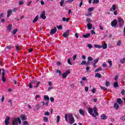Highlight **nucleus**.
<instances>
[{"mask_svg":"<svg viewBox=\"0 0 125 125\" xmlns=\"http://www.w3.org/2000/svg\"><path fill=\"white\" fill-rule=\"evenodd\" d=\"M90 68L89 67V66H87L86 67V72H87V73H88V72H89V69H90Z\"/></svg>","mask_w":125,"mask_h":125,"instance_id":"nucleus-59","label":"nucleus"},{"mask_svg":"<svg viewBox=\"0 0 125 125\" xmlns=\"http://www.w3.org/2000/svg\"><path fill=\"white\" fill-rule=\"evenodd\" d=\"M99 71H102V67H98L97 69H96L95 70V72H98Z\"/></svg>","mask_w":125,"mask_h":125,"instance_id":"nucleus-36","label":"nucleus"},{"mask_svg":"<svg viewBox=\"0 0 125 125\" xmlns=\"http://www.w3.org/2000/svg\"><path fill=\"white\" fill-rule=\"evenodd\" d=\"M19 3L20 5H23V4H24V1H23V0L19 1Z\"/></svg>","mask_w":125,"mask_h":125,"instance_id":"nucleus-48","label":"nucleus"},{"mask_svg":"<svg viewBox=\"0 0 125 125\" xmlns=\"http://www.w3.org/2000/svg\"><path fill=\"white\" fill-rule=\"evenodd\" d=\"M125 59L123 58L120 60V63H121V64H124V63H125Z\"/></svg>","mask_w":125,"mask_h":125,"instance_id":"nucleus-42","label":"nucleus"},{"mask_svg":"<svg viewBox=\"0 0 125 125\" xmlns=\"http://www.w3.org/2000/svg\"><path fill=\"white\" fill-rule=\"evenodd\" d=\"M101 120H107V116L105 115V114H103L101 116Z\"/></svg>","mask_w":125,"mask_h":125,"instance_id":"nucleus-22","label":"nucleus"},{"mask_svg":"<svg viewBox=\"0 0 125 125\" xmlns=\"http://www.w3.org/2000/svg\"><path fill=\"white\" fill-rule=\"evenodd\" d=\"M94 1L92 2V3H99V0H93Z\"/></svg>","mask_w":125,"mask_h":125,"instance_id":"nucleus-45","label":"nucleus"},{"mask_svg":"<svg viewBox=\"0 0 125 125\" xmlns=\"http://www.w3.org/2000/svg\"><path fill=\"white\" fill-rule=\"evenodd\" d=\"M41 83V82H37V84L36 86H34V87H36V88L39 87V85Z\"/></svg>","mask_w":125,"mask_h":125,"instance_id":"nucleus-56","label":"nucleus"},{"mask_svg":"<svg viewBox=\"0 0 125 125\" xmlns=\"http://www.w3.org/2000/svg\"><path fill=\"white\" fill-rule=\"evenodd\" d=\"M21 121H26L27 120V116L25 114H21L20 116Z\"/></svg>","mask_w":125,"mask_h":125,"instance_id":"nucleus-9","label":"nucleus"},{"mask_svg":"<svg viewBox=\"0 0 125 125\" xmlns=\"http://www.w3.org/2000/svg\"><path fill=\"white\" fill-rule=\"evenodd\" d=\"M12 48V46L11 45H8L6 46L7 49H11Z\"/></svg>","mask_w":125,"mask_h":125,"instance_id":"nucleus-53","label":"nucleus"},{"mask_svg":"<svg viewBox=\"0 0 125 125\" xmlns=\"http://www.w3.org/2000/svg\"><path fill=\"white\" fill-rule=\"evenodd\" d=\"M117 24H118V21H117V20H114L111 22V25L112 27H117Z\"/></svg>","mask_w":125,"mask_h":125,"instance_id":"nucleus-5","label":"nucleus"},{"mask_svg":"<svg viewBox=\"0 0 125 125\" xmlns=\"http://www.w3.org/2000/svg\"><path fill=\"white\" fill-rule=\"evenodd\" d=\"M119 107H120V105H119V104H118V103H115L114 104V109H115V110H118V109H119Z\"/></svg>","mask_w":125,"mask_h":125,"instance_id":"nucleus-18","label":"nucleus"},{"mask_svg":"<svg viewBox=\"0 0 125 125\" xmlns=\"http://www.w3.org/2000/svg\"><path fill=\"white\" fill-rule=\"evenodd\" d=\"M60 122V116H57V122L59 123Z\"/></svg>","mask_w":125,"mask_h":125,"instance_id":"nucleus-46","label":"nucleus"},{"mask_svg":"<svg viewBox=\"0 0 125 125\" xmlns=\"http://www.w3.org/2000/svg\"><path fill=\"white\" fill-rule=\"evenodd\" d=\"M56 32H57V28H56V27H54V28L51 29L50 34V35H54V34H55Z\"/></svg>","mask_w":125,"mask_h":125,"instance_id":"nucleus-6","label":"nucleus"},{"mask_svg":"<svg viewBox=\"0 0 125 125\" xmlns=\"http://www.w3.org/2000/svg\"><path fill=\"white\" fill-rule=\"evenodd\" d=\"M40 107H41L40 104H37L36 106H35L34 110H39V109H40Z\"/></svg>","mask_w":125,"mask_h":125,"instance_id":"nucleus-33","label":"nucleus"},{"mask_svg":"<svg viewBox=\"0 0 125 125\" xmlns=\"http://www.w3.org/2000/svg\"><path fill=\"white\" fill-rule=\"evenodd\" d=\"M102 76L100 73H97L95 74V78H99V79H101Z\"/></svg>","mask_w":125,"mask_h":125,"instance_id":"nucleus-21","label":"nucleus"},{"mask_svg":"<svg viewBox=\"0 0 125 125\" xmlns=\"http://www.w3.org/2000/svg\"><path fill=\"white\" fill-rule=\"evenodd\" d=\"M4 76H5V69L3 68L2 69V81L3 83L6 82V80L5 79Z\"/></svg>","mask_w":125,"mask_h":125,"instance_id":"nucleus-3","label":"nucleus"},{"mask_svg":"<svg viewBox=\"0 0 125 125\" xmlns=\"http://www.w3.org/2000/svg\"><path fill=\"white\" fill-rule=\"evenodd\" d=\"M82 80L85 81V82H87V79H86V77H84L82 78Z\"/></svg>","mask_w":125,"mask_h":125,"instance_id":"nucleus-64","label":"nucleus"},{"mask_svg":"<svg viewBox=\"0 0 125 125\" xmlns=\"http://www.w3.org/2000/svg\"><path fill=\"white\" fill-rule=\"evenodd\" d=\"M102 67H103L104 68L107 67V64L104 62V63H103Z\"/></svg>","mask_w":125,"mask_h":125,"instance_id":"nucleus-58","label":"nucleus"},{"mask_svg":"<svg viewBox=\"0 0 125 125\" xmlns=\"http://www.w3.org/2000/svg\"><path fill=\"white\" fill-rule=\"evenodd\" d=\"M40 17L42 18V19H43V20H45V19H46V17L45 16V11H42Z\"/></svg>","mask_w":125,"mask_h":125,"instance_id":"nucleus-8","label":"nucleus"},{"mask_svg":"<svg viewBox=\"0 0 125 125\" xmlns=\"http://www.w3.org/2000/svg\"><path fill=\"white\" fill-rule=\"evenodd\" d=\"M93 110H94V113H95V115L96 117V116H98L99 114H98V112H97V108L96 107H93Z\"/></svg>","mask_w":125,"mask_h":125,"instance_id":"nucleus-13","label":"nucleus"},{"mask_svg":"<svg viewBox=\"0 0 125 125\" xmlns=\"http://www.w3.org/2000/svg\"><path fill=\"white\" fill-rule=\"evenodd\" d=\"M88 30H91L92 29V24L91 23H89L87 24Z\"/></svg>","mask_w":125,"mask_h":125,"instance_id":"nucleus-15","label":"nucleus"},{"mask_svg":"<svg viewBox=\"0 0 125 125\" xmlns=\"http://www.w3.org/2000/svg\"><path fill=\"white\" fill-rule=\"evenodd\" d=\"M102 46L103 49H106L107 48V43H105Z\"/></svg>","mask_w":125,"mask_h":125,"instance_id":"nucleus-31","label":"nucleus"},{"mask_svg":"<svg viewBox=\"0 0 125 125\" xmlns=\"http://www.w3.org/2000/svg\"><path fill=\"white\" fill-rule=\"evenodd\" d=\"M86 22H88V23H90L91 22H92V21H91V19L89 18H87L86 20Z\"/></svg>","mask_w":125,"mask_h":125,"instance_id":"nucleus-34","label":"nucleus"},{"mask_svg":"<svg viewBox=\"0 0 125 125\" xmlns=\"http://www.w3.org/2000/svg\"><path fill=\"white\" fill-rule=\"evenodd\" d=\"M10 120V118L9 117H7L6 119L5 120V125H9V120Z\"/></svg>","mask_w":125,"mask_h":125,"instance_id":"nucleus-11","label":"nucleus"},{"mask_svg":"<svg viewBox=\"0 0 125 125\" xmlns=\"http://www.w3.org/2000/svg\"><path fill=\"white\" fill-rule=\"evenodd\" d=\"M105 86H110V82H109V81L105 82Z\"/></svg>","mask_w":125,"mask_h":125,"instance_id":"nucleus-39","label":"nucleus"},{"mask_svg":"<svg viewBox=\"0 0 125 125\" xmlns=\"http://www.w3.org/2000/svg\"><path fill=\"white\" fill-rule=\"evenodd\" d=\"M65 121L68 122L69 125H73L75 123V119L73 114L69 113L68 115L65 114L64 115Z\"/></svg>","mask_w":125,"mask_h":125,"instance_id":"nucleus-1","label":"nucleus"},{"mask_svg":"<svg viewBox=\"0 0 125 125\" xmlns=\"http://www.w3.org/2000/svg\"><path fill=\"white\" fill-rule=\"evenodd\" d=\"M67 62L69 65H72V62H71V60L70 59H68Z\"/></svg>","mask_w":125,"mask_h":125,"instance_id":"nucleus-54","label":"nucleus"},{"mask_svg":"<svg viewBox=\"0 0 125 125\" xmlns=\"http://www.w3.org/2000/svg\"><path fill=\"white\" fill-rule=\"evenodd\" d=\"M88 12H90L91 11H93L94 10V7H90L88 9Z\"/></svg>","mask_w":125,"mask_h":125,"instance_id":"nucleus-35","label":"nucleus"},{"mask_svg":"<svg viewBox=\"0 0 125 125\" xmlns=\"http://www.w3.org/2000/svg\"><path fill=\"white\" fill-rule=\"evenodd\" d=\"M62 20L63 22H65V21H66V22H69L70 21V19L69 18H62Z\"/></svg>","mask_w":125,"mask_h":125,"instance_id":"nucleus-19","label":"nucleus"},{"mask_svg":"<svg viewBox=\"0 0 125 125\" xmlns=\"http://www.w3.org/2000/svg\"><path fill=\"white\" fill-rule=\"evenodd\" d=\"M92 14L91 12H89L88 14H86V16H91Z\"/></svg>","mask_w":125,"mask_h":125,"instance_id":"nucleus-63","label":"nucleus"},{"mask_svg":"<svg viewBox=\"0 0 125 125\" xmlns=\"http://www.w3.org/2000/svg\"><path fill=\"white\" fill-rule=\"evenodd\" d=\"M17 32H18V30L17 29H14L12 33L13 35H16Z\"/></svg>","mask_w":125,"mask_h":125,"instance_id":"nucleus-29","label":"nucleus"},{"mask_svg":"<svg viewBox=\"0 0 125 125\" xmlns=\"http://www.w3.org/2000/svg\"><path fill=\"white\" fill-rule=\"evenodd\" d=\"M107 63L109 64V67L111 68V67H112V65H113V63H112V61H108L107 62Z\"/></svg>","mask_w":125,"mask_h":125,"instance_id":"nucleus-38","label":"nucleus"},{"mask_svg":"<svg viewBox=\"0 0 125 125\" xmlns=\"http://www.w3.org/2000/svg\"><path fill=\"white\" fill-rule=\"evenodd\" d=\"M70 71H67L65 73L62 74V79H66L67 78V75H69L70 74Z\"/></svg>","mask_w":125,"mask_h":125,"instance_id":"nucleus-7","label":"nucleus"},{"mask_svg":"<svg viewBox=\"0 0 125 125\" xmlns=\"http://www.w3.org/2000/svg\"><path fill=\"white\" fill-rule=\"evenodd\" d=\"M116 8H117V6L115 4H113L112 7L110 9V11L113 12V11H115V10H116Z\"/></svg>","mask_w":125,"mask_h":125,"instance_id":"nucleus-12","label":"nucleus"},{"mask_svg":"<svg viewBox=\"0 0 125 125\" xmlns=\"http://www.w3.org/2000/svg\"><path fill=\"white\" fill-rule=\"evenodd\" d=\"M87 46L88 48H90V49H91V48H92V45H91V44H88Z\"/></svg>","mask_w":125,"mask_h":125,"instance_id":"nucleus-57","label":"nucleus"},{"mask_svg":"<svg viewBox=\"0 0 125 125\" xmlns=\"http://www.w3.org/2000/svg\"><path fill=\"white\" fill-rule=\"evenodd\" d=\"M87 60H88V61H89V62L90 61H92V60H93V58H92L90 56H89L87 58Z\"/></svg>","mask_w":125,"mask_h":125,"instance_id":"nucleus-32","label":"nucleus"},{"mask_svg":"<svg viewBox=\"0 0 125 125\" xmlns=\"http://www.w3.org/2000/svg\"><path fill=\"white\" fill-rule=\"evenodd\" d=\"M125 89H123V90L121 91L122 95H125Z\"/></svg>","mask_w":125,"mask_h":125,"instance_id":"nucleus-61","label":"nucleus"},{"mask_svg":"<svg viewBox=\"0 0 125 125\" xmlns=\"http://www.w3.org/2000/svg\"><path fill=\"white\" fill-rule=\"evenodd\" d=\"M33 84H31V83H29L28 84L29 88H33Z\"/></svg>","mask_w":125,"mask_h":125,"instance_id":"nucleus-51","label":"nucleus"},{"mask_svg":"<svg viewBox=\"0 0 125 125\" xmlns=\"http://www.w3.org/2000/svg\"><path fill=\"white\" fill-rule=\"evenodd\" d=\"M50 100L51 102H54V98H53L52 97H51L50 98Z\"/></svg>","mask_w":125,"mask_h":125,"instance_id":"nucleus-60","label":"nucleus"},{"mask_svg":"<svg viewBox=\"0 0 125 125\" xmlns=\"http://www.w3.org/2000/svg\"><path fill=\"white\" fill-rule=\"evenodd\" d=\"M113 85L115 87H119V84L118 83V82H115L113 84Z\"/></svg>","mask_w":125,"mask_h":125,"instance_id":"nucleus-28","label":"nucleus"},{"mask_svg":"<svg viewBox=\"0 0 125 125\" xmlns=\"http://www.w3.org/2000/svg\"><path fill=\"white\" fill-rule=\"evenodd\" d=\"M88 113L90 114V115H91L92 117H93L94 118H95V117H96V115H95V114L93 113V109H92L91 107H88Z\"/></svg>","mask_w":125,"mask_h":125,"instance_id":"nucleus-4","label":"nucleus"},{"mask_svg":"<svg viewBox=\"0 0 125 125\" xmlns=\"http://www.w3.org/2000/svg\"><path fill=\"white\" fill-rule=\"evenodd\" d=\"M12 29V24H9L7 27V29L9 32H10Z\"/></svg>","mask_w":125,"mask_h":125,"instance_id":"nucleus-20","label":"nucleus"},{"mask_svg":"<svg viewBox=\"0 0 125 125\" xmlns=\"http://www.w3.org/2000/svg\"><path fill=\"white\" fill-rule=\"evenodd\" d=\"M79 112L80 114V115H82V116H84V111L82 109H79Z\"/></svg>","mask_w":125,"mask_h":125,"instance_id":"nucleus-23","label":"nucleus"},{"mask_svg":"<svg viewBox=\"0 0 125 125\" xmlns=\"http://www.w3.org/2000/svg\"><path fill=\"white\" fill-rule=\"evenodd\" d=\"M38 19H39V15H37L36 18L33 20V23H36L37 21H38Z\"/></svg>","mask_w":125,"mask_h":125,"instance_id":"nucleus-24","label":"nucleus"},{"mask_svg":"<svg viewBox=\"0 0 125 125\" xmlns=\"http://www.w3.org/2000/svg\"><path fill=\"white\" fill-rule=\"evenodd\" d=\"M11 14H12V10L10 9L8 10L7 17H9Z\"/></svg>","mask_w":125,"mask_h":125,"instance_id":"nucleus-17","label":"nucleus"},{"mask_svg":"<svg viewBox=\"0 0 125 125\" xmlns=\"http://www.w3.org/2000/svg\"><path fill=\"white\" fill-rule=\"evenodd\" d=\"M57 28L58 29V30H62V29H63V26H62V25H59L57 26Z\"/></svg>","mask_w":125,"mask_h":125,"instance_id":"nucleus-41","label":"nucleus"},{"mask_svg":"<svg viewBox=\"0 0 125 125\" xmlns=\"http://www.w3.org/2000/svg\"><path fill=\"white\" fill-rule=\"evenodd\" d=\"M35 83H37V80H32V81H31V82H30V83L31 84H33V85H34V84H35Z\"/></svg>","mask_w":125,"mask_h":125,"instance_id":"nucleus-40","label":"nucleus"},{"mask_svg":"<svg viewBox=\"0 0 125 125\" xmlns=\"http://www.w3.org/2000/svg\"><path fill=\"white\" fill-rule=\"evenodd\" d=\"M23 125H29V123L25 121L23 122Z\"/></svg>","mask_w":125,"mask_h":125,"instance_id":"nucleus-50","label":"nucleus"},{"mask_svg":"<svg viewBox=\"0 0 125 125\" xmlns=\"http://www.w3.org/2000/svg\"><path fill=\"white\" fill-rule=\"evenodd\" d=\"M91 91L92 93H95L96 92V89H95V88H93V89L91 90Z\"/></svg>","mask_w":125,"mask_h":125,"instance_id":"nucleus-55","label":"nucleus"},{"mask_svg":"<svg viewBox=\"0 0 125 125\" xmlns=\"http://www.w3.org/2000/svg\"><path fill=\"white\" fill-rule=\"evenodd\" d=\"M44 99H45V100H47V101H49V97H48V96L47 95H44Z\"/></svg>","mask_w":125,"mask_h":125,"instance_id":"nucleus-27","label":"nucleus"},{"mask_svg":"<svg viewBox=\"0 0 125 125\" xmlns=\"http://www.w3.org/2000/svg\"><path fill=\"white\" fill-rule=\"evenodd\" d=\"M70 34V30H67L63 35L64 38H67Z\"/></svg>","mask_w":125,"mask_h":125,"instance_id":"nucleus-10","label":"nucleus"},{"mask_svg":"<svg viewBox=\"0 0 125 125\" xmlns=\"http://www.w3.org/2000/svg\"><path fill=\"white\" fill-rule=\"evenodd\" d=\"M64 4V0H62L60 3L61 6H63V4Z\"/></svg>","mask_w":125,"mask_h":125,"instance_id":"nucleus-49","label":"nucleus"},{"mask_svg":"<svg viewBox=\"0 0 125 125\" xmlns=\"http://www.w3.org/2000/svg\"><path fill=\"white\" fill-rule=\"evenodd\" d=\"M16 48L17 51H19L20 49H19V45H16Z\"/></svg>","mask_w":125,"mask_h":125,"instance_id":"nucleus-62","label":"nucleus"},{"mask_svg":"<svg viewBox=\"0 0 125 125\" xmlns=\"http://www.w3.org/2000/svg\"><path fill=\"white\" fill-rule=\"evenodd\" d=\"M80 65H88V63H86V62L85 61H83Z\"/></svg>","mask_w":125,"mask_h":125,"instance_id":"nucleus-26","label":"nucleus"},{"mask_svg":"<svg viewBox=\"0 0 125 125\" xmlns=\"http://www.w3.org/2000/svg\"><path fill=\"white\" fill-rule=\"evenodd\" d=\"M120 120H121V121H123V122H125V115L121 117Z\"/></svg>","mask_w":125,"mask_h":125,"instance_id":"nucleus-44","label":"nucleus"},{"mask_svg":"<svg viewBox=\"0 0 125 125\" xmlns=\"http://www.w3.org/2000/svg\"><path fill=\"white\" fill-rule=\"evenodd\" d=\"M82 37H83V38H84V39H87V38H89V37H90V34L87 33L86 34H83L82 35Z\"/></svg>","mask_w":125,"mask_h":125,"instance_id":"nucleus-16","label":"nucleus"},{"mask_svg":"<svg viewBox=\"0 0 125 125\" xmlns=\"http://www.w3.org/2000/svg\"><path fill=\"white\" fill-rule=\"evenodd\" d=\"M56 73L59 74L60 76H62V72H61V70L57 69Z\"/></svg>","mask_w":125,"mask_h":125,"instance_id":"nucleus-37","label":"nucleus"},{"mask_svg":"<svg viewBox=\"0 0 125 125\" xmlns=\"http://www.w3.org/2000/svg\"><path fill=\"white\" fill-rule=\"evenodd\" d=\"M116 102L117 103H118L119 104V105H121V104H123V100H122V99H121V98L117 99Z\"/></svg>","mask_w":125,"mask_h":125,"instance_id":"nucleus-14","label":"nucleus"},{"mask_svg":"<svg viewBox=\"0 0 125 125\" xmlns=\"http://www.w3.org/2000/svg\"><path fill=\"white\" fill-rule=\"evenodd\" d=\"M44 116H49V112L48 111H46L44 113Z\"/></svg>","mask_w":125,"mask_h":125,"instance_id":"nucleus-52","label":"nucleus"},{"mask_svg":"<svg viewBox=\"0 0 125 125\" xmlns=\"http://www.w3.org/2000/svg\"><path fill=\"white\" fill-rule=\"evenodd\" d=\"M43 121L44 122H45V123H47V122H48V118H47V117H44L43 118Z\"/></svg>","mask_w":125,"mask_h":125,"instance_id":"nucleus-30","label":"nucleus"},{"mask_svg":"<svg viewBox=\"0 0 125 125\" xmlns=\"http://www.w3.org/2000/svg\"><path fill=\"white\" fill-rule=\"evenodd\" d=\"M94 46L95 48H102V46L99 44H95Z\"/></svg>","mask_w":125,"mask_h":125,"instance_id":"nucleus-25","label":"nucleus"},{"mask_svg":"<svg viewBox=\"0 0 125 125\" xmlns=\"http://www.w3.org/2000/svg\"><path fill=\"white\" fill-rule=\"evenodd\" d=\"M99 60V58H97V59L94 60L93 61L96 64H97L98 63V61Z\"/></svg>","mask_w":125,"mask_h":125,"instance_id":"nucleus-47","label":"nucleus"},{"mask_svg":"<svg viewBox=\"0 0 125 125\" xmlns=\"http://www.w3.org/2000/svg\"><path fill=\"white\" fill-rule=\"evenodd\" d=\"M118 22L120 27H123V26H124V24H125V21H124V20L121 17L118 18Z\"/></svg>","mask_w":125,"mask_h":125,"instance_id":"nucleus-2","label":"nucleus"},{"mask_svg":"<svg viewBox=\"0 0 125 125\" xmlns=\"http://www.w3.org/2000/svg\"><path fill=\"white\" fill-rule=\"evenodd\" d=\"M101 89H102L103 90H105V91H107V90H108V89H107V88H106L105 87H101Z\"/></svg>","mask_w":125,"mask_h":125,"instance_id":"nucleus-43","label":"nucleus"}]
</instances>
